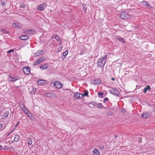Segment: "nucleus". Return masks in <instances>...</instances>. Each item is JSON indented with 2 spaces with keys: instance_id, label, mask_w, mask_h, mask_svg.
Returning a JSON list of instances; mask_svg holds the SVG:
<instances>
[{
  "instance_id": "obj_51",
  "label": "nucleus",
  "mask_w": 155,
  "mask_h": 155,
  "mask_svg": "<svg viewBox=\"0 0 155 155\" xmlns=\"http://www.w3.org/2000/svg\"><path fill=\"white\" fill-rule=\"evenodd\" d=\"M2 147L0 145V150H1L2 149Z\"/></svg>"
},
{
  "instance_id": "obj_36",
  "label": "nucleus",
  "mask_w": 155,
  "mask_h": 155,
  "mask_svg": "<svg viewBox=\"0 0 155 155\" xmlns=\"http://www.w3.org/2000/svg\"><path fill=\"white\" fill-rule=\"evenodd\" d=\"M108 101V97H106L104 98V99L103 102L104 103H106V101Z\"/></svg>"
},
{
  "instance_id": "obj_25",
  "label": "nucleus",
  "mask_w": 155,
  "mask_h": 155,
  "mask_svg": "<svg viewBox=\"0 0 155 155\" xmlns=\"http://www.w3.org/2000/svg\"><path fill=\"white\" fill-rule=\"evenodd\" d=\"M28 145H31L32 144V140L31 139H30V138L28 139Z\"/></svg>"
},
{
  "instance_id": "obj_49",
  "label": "nucleus",
  "mask_w": 155,
  "mask_h": 155,
  "mask_svg": "<svg viewBox=\"0 0 155 155\" xmlns=\"http://www.w3.org/2000/svg\"><path fill=\"white\" fill-rule=\"evenodd\" d=\"M11 134V133H9L8 134H7V136H9Z\"/></svg>"
},
{
  "instance_id": "obj_43",
  "label": "nucleus",
  "mask_w": 155,
  "mask_h": 155,
  "mask_svg": "<svg viewBox=\"0 0 155 155\" xmlns=\"http://www.w3.org/2000/svg\"><path fill=\"white\" fill-rule=\"evenodd\" d=\"M142 3L144 5H145V4H146V3H147V2H146V1H143L142 2Z\"/></svg>"
},
{
  "instance_id": "obj_14",
  "label": "nucleus",
  "mask_w": 155,
  "mask_h": 155,
  "mask_svg": "<svg viewBox=\"0 0 155 155\" xmlns=\"http://www.w3.org/2000/svg\"><path fill=\"white\" fill-rule=\"evenodd\" d=\"M26 114L27 116L31 119L33 120L35 119L34 116H33L30 113H28L27 112H26Z\"/></svg>"
},
{
  "instance_id": "obj_40",
  "label": "nucleus",
  "mask_w": 155,
  "mask_h": 155,
  "mask_svg": "<svg viewBox=\"0 0 155 155\" xmlns=\"http://www.w3.org/2000/svg\"><path fill=\"white\" fill-rule=\"evenodd\" d=\"M21 109L24 112H25L26 111V110H27V112H28V110H27L26 107H24L23 108H22V109Z\"/></svg>"
},
{
  "instance_id": "obj_11",
  "label": "nucleus",
  "mask_w": 155,
  "mask_h": 155,
  "mask_svg": "<svg viewBox=\"0 0 155 155\" xmlns=\"http://www.w3.org/2000/svg\"><path fill=\"white\" fill-rule=\"evenodd\" d=\"M26 34H28L30 35H31L35 33V31L33 30H28L25 32Z\"/></svg>"
},
{
  "instance_id": "obj_17",
  "label": "nucleus",
  "mask_w": 155,
  "mask_h": 155,
  "mask_svg": "<svg viewBox=\"0 0 155 155\" xmlns=\"http://www.w3.org/2000/svg\"><path fill=\"white\" fill-rule=\"evenodd\" d=\"M13 26L17 28H19L20 27V25L19 24L16 23H14L13 24Z\"/></svg>"
},
{
  "instance_id": "obj_10",
  "label": "nucleus",
  "mask_w": 155,
  "mask_h": 155,
  "mask_svg": "<svg viewBox=\"0 0 155 155\" xmlns=\"http://www.w3.org/2000/svg\"><path fill=\"white\" fill-rule=\"evenodd\" d=\"M150 116V114L147 113H144L141 116V117L144 119H147Z\"/></svg>"
},
{
  "instance_id": "obj_8",
  "label": "nucleus",
  "mask_w": 155,
  "mask_h": 155,
  "mask_svg": "<svg viewBox=\"0 0 155 155\" xmlns=\"http://www.w3.org/2000/svg\"><path fill=\"white\" fill-rule=\"evenodd\" d=\"M30 68L29 67H27L24 68H23V71L24 73L26 74H28L30 73Z\"/></svg>"
},
{
  "instance_id": "obj_19",
  "label": "nucleus",
  "mask_w": 155,
  "mask_h": 155,
  "mask_svg": "<svg viewBox=\"0 0 155 155\" xmlns=\"http://www.w3.org/2000/svg\"><path fill=\"white\" fill-rule=\"evenodd\" d=\"M116 38L118 41H120L122 42H123L124 43H125V41H124V40L123 38H121L119 36L116 37Z\"/></svg>"
},
{
  "instance_id": "obj_18",
  "label": "nucleus",
  "mask_w": 155,
  "mask_h": 155,
  "mask_svg": "<svg viewBox=\"0 0 155 155\" xmlns=\"http://www.w3.org/2000/svg\"><path fill=\"white\" fill-rule=\"evenodd\" d=\"M94 84H100L101 83V81L99 79H97L93 81Z\"/></svg>"
},
{
  "instance_id": "obj_21",
  "label": "nucleus",
  "mask_w": 155,
  "mask_h": 155,
  "mask_svg": "<svg viewBox=\"0 0 155 155\" xmlns=\"http://www.w3.org/2000/svg\"><path fill=\"white\" fill-rule=\"evenodd\" d=\"M45 81V80H39L38 81V83L40 85H42L44 84V82Z\"/></svg>"
},
{
  "instance_id": "obj_6",
  "label": "nucleus",
  "mask_w": 155,
  "mask_h": 155,
  "mask_svg": "<svg viewBox=\"0 0 155 155\" xmlns=\"http://www.w3.org/2000/svg\"><path fill=\"white\" fill-rule=\"evenodd\" d=\"M19 79L17 76L13 77L10 75L8 76V80L10 82H15Z\"/></svg>"
},
{
  "instance_id": "obj_4",
  "label": "nucleus",
  "mask_w": 155,
  "mask_h": 155,
  "mask_svg": "<svg viewBox=\"0 0 155 155\" xmlns=\"http://www.w3.org/2000/svg\"><path fill=\"white\" fill-rule=\"evenodd\" d=\"M47 6V4L43 3L39 5L37 7V9L40 11H43L45 8Z\"/></svg>"
},
{
  "instance_id": "obj_35",
  "label": "nucleus",
  "mask_w": 155,
  "mask_h": 155,
  "mask_svg": "<svg viewBox=\"0 0 155 155\" xmlns=\"http://www.w3.org/2000/svg\"><path fill=\"white\" fill-rule=\"evenodd\" d=\"M2 32H3V33L7 34L8 33H9V32L8 31H7L5 29H2Z\"/></svg>"
},
{
  "instance_id": "obj_26",
  "label": "nucleus",
  "mask_w": 155,
  "mask_h": 155,
  "mask_svg": "<svg viewBox=\"0 0 155 155\" xmlns=\"http://www.w3.org/2000/svg\"><path fill=\"white\" fill-rule=\"evenodd\" d=\"M40 68L43 70H45L47 68V66L46 64H44L43 66H41L40 67Z\"/></svg>"
},
{
  "instance_id": "obj_23",
  "label": "nucleus",
  "mask_w": 155,
  "mask_h": 155,
  "mask_svg": "<svg viewBox=\"0 0 155 155\" xmlns=\"http://www.w3.org/2000/svg\"><path fill=\"white\" fill-rule=\"evenodd\" d=\"M19 105L21 109H22L25 107L24 104L21 102L20 103Z\"/></svg>"
},
{
  "instance_id": "obj_3",
  "label": "nucleus",
  "mask_w": 155,
  "mask_h": 155,
  "mask_svg": "<svg viewBox=\"0 0 155 155\" xmlns=\"http://www.w3.org/2000/svg\"><path fill=\"white\" fill-rule=\"evenodd\" d=\"M109 91L111 94L117 96H118L120 94L119 91L116 89L111 88L109 90Z\"/></svg>"
},
{
  "instance_id": "obj_32",
  "label": "nucleus",
  "mask_w": 155,
  "mask_h": 155,
  "mask_svg": "<svg viewBox=\"0 0 155 155\" xmlns=\"http://www.w3.org/2000/svg\"><path fill=\"white\" fill-rule=\"evenodd\" d=\"M29 89H32L34 93L36 92V88H34L33 87H31L29 88Z\"/></svg>"
},
{
  "instance_id": "obj_12",
  "label": "nucleus",
  "mask_w": 155,
  "mask_h": 155,
  "mask_svg": "<svg viewBox=\"0 0 155 155\" xmlns=\"http://www.w3.org/2000/svg\"><path fill=\"white\" fill-rule=\"evenodd\" d=\"M29 37L27 35H23L20 37L19 39L22 40H26L28 39Z\"/></svg>"
},
{
  "instance_id": "obj_37",
  "label": "nucleus",
  "mask_w": 155,
  "mask_h": 155,
  "mask_svg": "<svg viewBox=\"0 0 155 155\" xmlns=\"http://www.w3.org/2000/svg\"><path fill=\"white\" fill-rule=\"evenodd\" d=\"M98 95H100L101 96V97H102L103 95V92H99L98 93Z\"/></svg>"
},
{
  "instance_id": "obj_16",
  "label": "nucleus",
  "mask_w": 155,
  "mask_h": 155,
  "mask_svg": "<svg viewBox=\"0 0 155 155\" xmlns=\"http://www.w3.org/2000/svg\"><path fill=\"white\" fill-rule=\"evenodd\" d=\"M151 89V88L150 86L149 85H147L146 87H145L143 91V92L144 93H146L147 90H149Z\"/></svg>"
},
{
  "instance_id": "obj_30",
  "label": "nucleus",
  "mask_w": 155,
  "mask_h": 155,
  "mask_svg": "<svg viewBox=\"0 0 155 155\" xmlns=\"http://www.w3.org/2000/svg\"><path fill=\"white\" fill-rule=\"evenodd\" d=\"M104 149V146L103 145H100L99 147V149L100 150L102 151Z\"/></svg>"
},
{
  "instance_id": "obj_7",
  "label": "nucleus",
  "mask_w": 155,
  "mask_h": 155,
  "mask_svg": "<svg viewBox=\"0 0 155 155\" xmlns=\"http://www.w3.org/2000/svg\"><path fill=\"white\" fill-rule=\"evenodd\" d=\"M54 86L57 88L60 89L62 87V84L60 82L55 81L54 82Z\"/></svg>"
},
{
  "instance_id": "obj_33",
  "label": "nucleus",
  "mask_w": 155,
  "mask_h": 155,
  "mask_svg": "<svg viewBox=\"0 0 155 155\" xmlns=\"http://www.w3.org/2000/svg\"><path fill=\"white\" fill-rule=\"evenodd\" d=\"M88 92L87 91H84V94H83L84 95V96H87L88 94Z\"/></svg>"
},
{
  "instance_id": "obj_42",
  "label": "nucleus",
  "mask_w": 155,
  "mask_h": 155,
  "mask_svg": "<svg viewBox=\"0 0 155 155\" xmlns=\"http://www.w3.org/2000/svg\"><path fill=\"white\" fill-rule=\"evenodd\" d=\"M14 50L13 49H11L8 51V53H10L14 51Z\"/></svg>"
},
{
  "instance_id": "obj_1",
  "label": "nucleus",
  "mask_w": 155,
  "mask_h": 155,
  "mask_svg": "<svg viewBox=\"0 0 155 155\" xmlns=\"http://www.w3.org/2000/svg\"><path fill=\"white\" fill-rule=\"evenodd\" d=\"M107 56L105 55L99 58L97 62V66L100 68L104 67L106 62Z\"/></svg>"
},
{
  "instance_id": "obj_15",
  "label": "nucleus",
  "mask_w": 155,
  "mask_h": 155,
  "mask_svg": "<svg viewBox=\"0 0 155 155\" xmlns=\"http://www.w3.org/2000/svg\"><path fill=\"white\" fill-rule=\"evenodd\" d=\"M8 109L9 110H10V109L8 108ZM9 110H8L7 111H5V113H4L3 114V117L6 118H7L9 114Z\"/></svg>"
},
{
  "instance_id": "obj_24",
  "label": "nucleus",
  "mask_w": 155,
  "mask_h": 155,
  "mask_svg": "<svg viewBox=\"0 0 155 155\" xmlns=\"http://www.w3.org/2000/svg\"><path fill=\"white\" fill-rule=\"evenodd\" d=\"M53 95H54V94L53 93H46L45 94V95L47 97H51L52 96H53Z\"/></svg>"
},
{
  "instance_id": "obj_22",
  "label": "nucleus",
  "mask_w": 155,
  "mask_h": 155,
  "mask_svg": "<svg viewBox=\"0 0 155 155\" xmlns=\"http://www.w3.org/2000/svg\"><path fill=\"white\" fill-rule=\"evenodd\" d=\"M94 105L95 106H97V107L98 108H101L102 107V104L101 103H99L98 104H96V103H95V105L94 104Z\"/></svg>"
},
{
  "instance_id": "obj_27",
  "label": "nucleus",
  "mask_w": 155,
  "mask_h": 155,
  "mask_svg": "<svg viewBox=\"0 0 155 155\" xmlns=\"http://www.w3.org/2000/svg\"><path fill=\"white\" fill-rule=\"evenodd\" d=\"M26 6V5L24 3H21V4H20V7L21 8H25Z\"/></svg>"
},
{
  "instance_id": "obj_52",
  "label": "nucleus",
  "mask_w": 155,
  "mask_h": 155,
  "mask_svg": "<svg viewBox=\"0 0 155 155\" xmlns=\"http://www.w3.org/2000/svg\"><path fill=\"white\" fill-rule=\"evenodd\" d=\"M115 137H117V136H116V135H115Z\"/></svg>"
},
{
  "instance_id": "obj_34",
  "label": "nucleus",
  "mask_w": 155,
  "mask_h": 155,
  "mask_svg": "<svg viewBox=\"0 0 155 155\" xmlns=\"http://www.w3.org/2000/svg\"><path fill=\"white\" fill-rule=\"evenodd\" d=\"M40 64V62L38 61V60H36V61H35L33 63V65H36L37 64Z\"/></svg>"
},
{
  "instance_id": "obj_39",
  "label": "nucleus",
  "mask_w": 155,
  "mask_h": 155,
  "mask_svg": "<svg viewBox=\"0 0 155 155\" xmlns=\"http://www.w3.org/2000/svg\"><path fill=\"white\" fill-rule=\"evenodd\" d=\"M83 8L84 11H86L87 9V7L85 5H83Z\"/></svg>"
},
{
  "instance_id": "obj_47",
  "label": "nucleus",
  "mask_w": 155,
  "mask_h": 155,
  "mask_svg": "<svg viewBox=\"0 0 155 155\" xmlns=\"http://www.w3.org/2000/svg\"><path fill=\"white\" fill-rule=\"evenodd\" d=\"M7 149H8V147L6 146H5L4 148V150H6Z\"/></svg>"
},
{
  "instance_id": "obj_50",
  "label": "nucleus",
  "mask_w": 155,
  "mask_h": 155,
  "mask_svg": "<svg viewBox=\"0 0 155 155\" xmlns=\"http://www.w3.org/2000/svg\"><path fill=\"white\" fill-rule=\"evenodd\" d=\"M13 130H11L10 133H11V134L13 132Z\"/></svg>"
},
{
  "instance_id": "obj_45",
  "label": "nucleus",
  "mask_w": 155,
  "mask_h": 155,
  "mask_svg": "<svg viewBox=\"0 0 155 155\" xmlns=\"http://www.w3.org/2000/svg\"><path fill=\"white\" fill-rule=\"evenodd\" d=\"M5 4V2H2L1 3V5H4Z\"/></svg>"
},
{
  "instance_id": "obj_44",
  "label": "nucleus",
  "mask_w": 155,
  "mask_h": 155,
  "mask_svg": "<svg viewBox=\"0 0 155 155\" xmlns=\"http://www.w3.org/2000/svg\"><path fill=\"white\" fill-rule=\"evenodd\" d=\"M19 123H20V122H18L15 125V127H16L18 126V125H19Z\"/></svg>"
},
{
  "instance_id": "obj_29",
  "label": "nucleus",
  "mask_w": 155,
  "mask_h": 155,
  "mask_svg": "<svg viewBox=\"0 0 155 155\" xmlns=\"http://www.w3.org/2000/svg\"><path fill=\"white\" fill-rule=\"evenodd\" d=\"M68 53V50H67L63 53V54H62L63 56H64V58H65V57L67 55Z\"/></svg>"
},
{
  "instance_id": "obj_38",
  "label": "nucleus",
  "mask_w": 155,
  "mask_h": 155,
  "mask_svg": "<svg viewBox=\"0 0 155 155\" xmlns=\"http://www.w3.org/2000/svg\"><path fill=\"white\" fill-rule=\"evenodd\" d=\"M113 113L110 111H108L107 113V115L108 116H111L112 115Z\"/></svg>"
},
{
  "instance_id": "obj_13",
  "label": "nucleus",
  "mask_w": 155,
  "mask_h": 155,
  "mask_svg": "<svg viewBox=\"0 0 155 155\" xmlns=\"http://www.w3.org/2000/svg\"><path fill=\"white\" fill-rule=\"evenodd\" d=\"M93 155H100L99 152L96 148H94L93 151Z\"/></svg>"
},
{
  "instance_id": "obj_41",
  "label": "nucleus",
  "mask_w": 155,
  "mask_h": 155,
  "mask_svg": "<svg viewBox=\"0 0 155 155\" xmlns=\"http://www.w3.org/2000/svg\"><path fill=\"white\" fill-rule=\"evenodd\" d=\"M145 5L146 7H147L148 6H149L150 7L152 8V7H151V6L147 2V3H146Z\"/></svg>"
},
{
  "instance_id": "obj_31",
  "label": "nucleus",
  "mask_w": 155,
  "mask_h": 155,
  "mask_svg": "<svg viewBox=\"0 0 155 155\" xmlns=\"http://www.w3.org/2000/svg\"><path fill=\"white\" fill-rule=\"evenodd\" d=\"M45 60V58H44L43 57L40 58L38 59V61L40 63L42 62Z\"/></svg>"
},
{
  "instance_id": "obj_28",
  "label": "nucleus",
  "mask_w": 155,
  "mask_h": 155,
  "mask_svg": "<svg viewBox=\"0 0 155 155\" xmlns=\"http://www.w3.org/2000/svg\"><path fill=\"white\" fill-rule=\"evenodd\" d=\"M54 38L56 40H57L58 41H60V38L59 37L58 35H55L54 37Z\"/></svg>"
},
{
  "instance_id": "obj_20",
  "label": "nucleus",
  "mask_w": 155,
  "mask_h": 155,
  "mask_svg": "<svg viewBox=\"0 0 155 155\" xmlns=\"http://www.w3.org/2000/svg\"><path fill=\"white\" fill-rule=\"evenodd\" d=\"M19 139V138L18 135V134H16L15 135L14 140L15 141L17 142L18 141Z\"/></svg>"
},
{
  "instance_id": "obj_9",
  "label": "nucleus",
  "mask_w": 155,
  "mask_h": 155,
  "mask_svg": "<svg viewBox=\"0 0 155 155\" xmlns=\"http://www.w3.org/2000/svg\"><path fill=\"white\" fill-rule=\"evenodd\" d=\"M44 53L43 51L42 50H39L35 52L34 54V56L37 57L43 54Z\"/></svg>"
},
{
  "instance_id": "obj_46",
  "label": "nucleus",
  "mask_w": 155,
  "mask_h": 155,
  "mask_svg": "<svg viewBox=\"0 0 155 155\" xmlns=\"http://www.w3.org/2000/svg\"><path fill=\"white\" fill-rule=\"evenodd\" d=\"M3 125L2 124H0V129L2 128L3 127Z\"/></svg>"
},
{
  "instance_id": "obj_2",
  "label": "nucleus",
  "mask_w": 155,
  "mask_h": 155,
  "mask_svg": "<svg viewBox=\"0 0 155 155\" xmlns=\"http://www.w3.org/2000/svg\"><path fill=\"white\" fill-rule=\"evenodd\" d=\"M120 17L122 19L125 20L131 18V16L127 12H122L120 15Z\"/></svg>"
},
{
  "instance_id": "obj_48",
  "label": "nucleus",
  "mask_w": 155,
  "mask_h": 155,
  "mask_svg": "<svg viewBox=\"0 0 155 155\" xmlns=\"http://www.w3.org/2000/svg\"><path fill=\"white\" fill-rule=\"evenodd\" d=\"M111 80L113 81H115V79L113 78H111Z\"/></svg>"
},
{
  "instance_id": "obj_5",
  "label": "nucleus",
  "mask_w": 155,
  "mask_h": 155,
  "mask_svg": "<svg viewBox=\"0 0 155 155\" xmlns=\"http://www.w3.org/2000/svg\"><path fill=\"white\" fill-rule=\"evenodd\" d=\"M73 97L76 98H79L80 99H82L84 98L83 94L79 92L74 93Z\"/></svg>"
}]
</instances>
